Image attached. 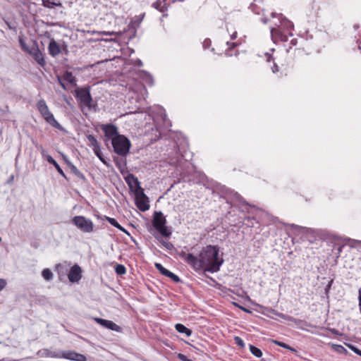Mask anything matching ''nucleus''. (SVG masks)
<instances>
[{"label": "nucleus", "mask_w": 361, "mask_h": 361, "mask_svg": "<svg viewBox=\"0 0 361 361\" xmlns=\"http://www.w3.org/2000/svg\"><path fill=\"white\" fill-rule=\"evenodd\" d=\"M178 255L184 260L192 269H194L195 256L192 253H186L182 250L178 252Z\"/></svg>", "instance_id": "f3484780"}, {"label": "nucleus", "mask_w": 361, "mask_h": 361, "mask_svg": "<svg viewBox=\"0 0 361 361\" xmlns=\"http://www.w3.org/2000/svg\"><path fill=\"white\" fill-rule=\"evenodd\" d=\"M176 330L180 334H185L187 336H190L192 334V330L187 328L182 324H176L175 325Z\"/></svg>", "instance_id": "393cba45"}, {"label": "nucleus", "mask_w": 361, "mask_h": 361, "mask_svg": "<svg viewBox=\"0 0 361 361\" xmlns=\"http://www.w3.org/2000/svg\"><path fill=\"white\" fill-rule=\"evenodd\" d=\"M6 286V281L4 279H0V291L3 290Z\"/></svg>", "instance_id": "4d7b16f0"}, {"label": "nucleus", "mask_w": 361, "mask_h": 361, "mask_svg": "<svg viewBox=\"0 0 361 361\" xmlns=\"http://www.w3.org/2000/svg\"><path fill=\"white\" fill-rule=\"evenodd\" d=\"M226 44L228 46L229 49L235 48L238 45V43H236V42H227Z\"/></svg>", "instance_id": "13d9d810"}, {"label": "nucleus", "mask_w": 361, "mask_h": 361, "mask_svg": "<svg viewBox=\"0 0 361 361\" xmlns=\"http://www.w3.org/2000/svg\"><path fill=\"white\" fill-rule=\"evenodd\" d=\"M97 33H98L100 35H105V36H111V35L120 36L121 35V32H106V31L97 32Z\"/></svg>", "instance_id": "37998d69"}, {"label": "nucleus", "mask_w": 361, "mask_h": 361, "mask_svg": "<svg viewBox=\"0 0 361 361\" xmlns=\"http://www.w3.org/2000/svg\"><path fill=\"white\" fill-rule=\"evenodd\" d=\"M345 344L348 348H350L355 353L361 356V350L358 349L355 345H354L351 343H345Z\"/></svg>", "instance_id": "79ce46f5"}, {"label": "nucleus", "mask_w": 361, "mask_h": 361, "mask_svg": "<svg viewBox=\"0 0 361 361\" xmlns=\"http://www.w3.org/2000/svg\"><path fill=\"white\" fill-rule=\"evenodd\" d=\"M233 304H234V305H235L236 307H239L240 309H241V310H243L244 312H249V311H248L246 308H245V307H243L240 306L239 305H238V304H237V303H235V302H234Z\"/></svg>", "instance_id": "680f3d73"}, {"label": "nucleus", "mask_w": 361, "mask_h": 361, "mask_svg": "<svg viewBox=\"0 0 361 361\" xmlns=\"http://www.w3.org/2000/svg\"><path fill=\"white\" fill-rule=\"evenodd\" d=\"M42 276L46 281H51L54 276L51 271L47 268L42 270Z\"/></svg>", "instance_id": "7c9ffc66"}, {"label": "nucleus", "mask_w": 361, "mask_h": 361, "mask_svg": "<svg viewBox=\"0 0 361 361\" xmlns=\"http://www.w3.org/2000/svg\"><path fill=\"white\" fill-rule=\"evenodd\" d=\"M357 44H358V48L360 50H361V35H360V39H357Z\"/></svg>", "instance_id": "338daca9"}, {"label": "nucleus", "mask_w": 361, "mask_h": 361, "mask_svg": "<svg viewBox=\"0 0 361 361\" xmlns=\"http://www.w3.org/2000/svg\"><path fill=\"white\" fill-rule=\"evenodd\" d=\"M271 68L274 73H276L279 71V67L275 62H273V66L271 67Z\"/></svg>", "instance_id": "6e6d98bb"}, {"label": "nucleus", "mask_w": 361, "mask_h": 361, "mask_svg": "<svg viewBox=\"0 0 361 361\" xmlns=\"http://www.w3.org/2000/svg\"><path fill=\"white\" fill-rule=\"evenodd\" d=\"M53 166H54V168L56 169V170L58 171V173L62 176L66 180L68 181V178H67L66 175L64 173L63 171L62 170V169L61 168V166H59V164L57 163V162H55L54 164H53Z\"/></svg>", "instance_id": "ea45409f"}, {"label": "nucleus", "mask_w": 361, "mask_h": 361, "mask_svg": "<svg viewBox=\"0 0 361 361\" xmlns=\"http://www.w3.org/2000/svg\"><path fill=\"white\" fill-rule=\"evenodd\" d=\"M28 54L32 56L33 59L39 66L43 68L45 66L46 61L44 59V54L40 51L37 41H33L32 46L30 47V51Z\"/></svg>", "instance_id": "1a4fd4ad"}, {"label": "nucleus", "mask_w": 361, "mask_h": 361, "mask_svg": "<svg viewBox=\"0 0 361 361\" xmlns=\"http://www.w3.org/2000/svg\"><path fill=\"white\" fill-rule=\"evenodd\" d=\"M280 21L281 24L286 27L288 30H290L293 28V24L292 22L284 18L282 14H280Z\"/></svg>", "instance_id": "c85d7f7f"}, {"label": "nucleus", "mask_w": 361, "mask_h": 361, "mask_svg": "<svg viewBox=\"0 0 361 361\" xmlns=\"http://www.w3.org/2000/svg\"><path fill=\"white\" fill-rule=\"evenodd\" d=\"M234 341H235V344H237L239 347L244 348L245 343L241 338H240L238 336H235L234 338Z\"/></svg>", "instance_id": "a18cd8bd"}, {"label": "nucleus", "mask_w": 361, "mask_h": 361, "mask_svg": "<svg viewBox=\"0 0 361 361\" xmlns=\"http://www.w3.org/2000/svg\"><path fill=\"white\" fill-rule=\"evenodd\" d=\"M331 333H333L334 334H336V335H340V333L339 331L336 329H332L330 330Z\"/></svg>", "instance_id": "e2e57ef3"}, {"label": "nucleus", "mask_w": 361, "mask_h": 361, "mask_svg": "<svg viewBox=\"0 0 361 361\" xmlns=\"http://www.w3.org/2000/svg\"><path fill=\"white\" fill-rule=\"evenodd\" d=\"M42 156L51 165L54 164L56 161L49 154H47L46 150L42 146L39 147Z\"/></svg>", "instance_id": "cd10ccee"}, {"label": "nucleus", "mask_w": 361, "mask_h": 361, "mask_svg": "<svg viewBox=\"0 0 361 361\" xmlns=\"http://www.w3.org/2000/svg\"><path fill=\"white\" fill-rule=\"evenodd\" d=\"M166 1V0H157L152 4V6L157 11L164 13L168 10V5Z\"/></svg>", "instance_id": "aec40b11"}, {"label": "nucleus", "mask_w": 361, "mask_h": 361, "mask_svg": "<svg viewBox=\"0 0 361 361\" xmlns=\"http://www.w3.org/2000/svg\"><path fill=\"white\" fill-rule=\"evenodd\" d=\"M218 245H209L202 247L198 255L195 256L194 269L195 271H204L214 273L219 271L223 259H219Z\"/></svg>", "instance_id": "f257e3e1"}, {"label": "nucleus", "mask_w": 361, "mask_h": 361, "mask_svg": "<svg viewBox=\"0 0 361 361\" xmlns=\"http://www.w3.org/2000/svg\"><path fill=\"white\" fill-rule=\"evenodd\" d=\"M232 200L235 203H240L242 205L245 207H251V205L245 200V199L238 192H235L233 195Z\"/></svg>", "instance_id": "a878e982"}, {"label": "nucleus", "mask_w": 361, "mask_h": 361, "mask_svg": "<svg viewBox=\"0 0 361 361\" xmlns=\"http://www.w3.org/2000/svg\"><path fill=\"white\" fill-rule=\"evenodd\" d=\"M155 268L164 276H166L169 274L170 271L163 267L160 263H155Z\"/></svg>", "instance_id": "c756f323"}, {"label": "nucleus", "mask_w": 361, "mask_h": 361, "mask_svg": "<svg viewBox=\"0 0 361 361\" xmlns=\"http://www.w3.org/2000/svg\"><path fill=\"white\" fill-rule=\"evenodd\" d=\"M333 348L336 352H338L341 354H347L348 353L347 350L341 345H334Z\"/></svg>", "instance_id": "58836bf2"}, {"label": "nucleus", "mask_w": 361, "mask_h": 361, "mask_svg": "<svg viewBox=\"0 0 361 361\" xmlns=\"http://www.w3.org/2000/svg\"><path fill=\"white\" fill-rule=\"evenodd\" d=\"M212 45V41L209 38H206L202 42V47L204 49L210 48Z\"/></svg>", "instance_id": "c03bdc74"}, {"label": "nucleus", "mask_w": 361, "mask_h": 361, "mask_svg": "<svg viewBox=\"0 0 361 361\" xmlns=\"http://www.w3.org/2000/svg\"><path fill=\"white\" fill-rule=\"evenodd\" d=\"M261 22L263 23L264 24H266L268 22V18H266V17H264V18H261L260 19Z\"/></svg>", "instance_id": "0e129e2a"}, {"label": "nucleus", "mask_w": 361, "mask_h": 361, "mask_svg": "<svg viewBox=\"0 0 361 361\" xmlns=\"http://www.w3.org/2000/svg\"><path fill=\"white\" fill-rule=\"evenodd\" d=\"M63 160L64 161V163L67 165L68 168H70L71 165H73V164L65 155H63Z\"/></svg>", "instance_id": "603ef678"}, {"label": "nucleus", "mask_w": 361, "mask_h": 361, "mask_svg": "<svg viewBox=\"0 0 361 361\" xmlns=\"http://www.w3.org/2000/svg\"><path fill=\"white\" fill-rule=\"evenodd\" d=\"M183 156L180 154L178 149H175V156L171 157L169 161L171 165H173L176 167L180 166L183 163Z\"/></svg>", "instance_id": "6ab92c4d"}, {"label": "nucleus", "mask_w": 361, "mask_h": 361, "mask_svg": "<svg viewBox=\"0 0 361 361\" xmlns=\"http://www.w3.org/2000/svg\"><path fill=\"white\" fill-rule=\"evenodd\" d=\"M63 160L64 161V163L67 165L68 168H70L71 165H73V164L65 155H63Z\"/></svg>", "instance_id": "864d4df0"}, {"label": "nucleus", "mask_w": 361, "mask_h": 361, "mask_svg": "<svg viewBox=\"0 0 361 361\" xmlns=\"http://www.w3.org/2000/svg\"><path fill=\"white\" fill-rule=\"evenodd\" d=\"M75 97L80 103L91 108L92 98L90 94V87H85L75 90Z\"/></svg>", "instance_id": "6e6552de"}, {"label": "nucleus", "mask_w": 361, "mask_h": 361, "mask_svg": "<svg viewBox=\"0 0 361 361\" xmlns=\"http://www.w3.org/2000/svg\"><path fill=\"white\" fill-rule=\"evenodd\" d=\"M93 319L102 327L110 329L112 331H115L116 332L121 331V327L115 324L114 322L111 320L104 319L99 317H94Z\"/></svg>", "instance_id": "9b49d317"}, {"label": "nucleus", "mask_w": 361, "mask_h": 361, "mask_svg": "<svg viewBox=\"0 0 361 361\" xmlns=\"http://www.w3.org/2000/svg\"><path fill=\"white\" fill-rule=\"evenodd\" d=\"M137 190V192L134 194L135 204L140 211L145 212L149 209V198L141 187H139Z\"/></svg>", "instance_id": "0eeeda50"}, {"label": "nucleus", "mask_w": 361, "mask_h": 361, "mask_svg": "<svg viewBox=\"0 0 361 361\" xmlns=\"http://www.w3.org/2000/svg\"><path fill=\"white\" fill-rule=\"evenodd\" d=\"M290 226L293 228L295 231L304 233L307 236V240L310 243H312L318 236V231H316L314 229L302 227L295 224H291Z\"/></svg>", "instance_id": "9d476101"}, {"label": "nucleus", "mask_w": 361, "mask_h": 361, "mask_svg": "<svg viewBox=\"0 0 361 361\" xmlns=\"http://www.w3.org/2000/svg\"><path fill=\"white\" fill-rule=\"evenodd\" d=\"M37 108L47 123L56 129L60 130H63L61 125L55 119L53 114L49 111L44 99H40L37 102Z\"/></svg>", "instance_id": "20e7f679"}, {"label": "nucleus", "mask_w": 361, "mask_h": 361, "mask_svg": "<svg viewBox=\"0 0 361 361\" xmlns=\"http://www.w3.org/2000/svg\"><path fill=\"white\" fill-rule=\"evenodd\" d=\"M106 219L111 226L116 227V228L125 233L128 235H130L128 231L126 229H125L121 225H120L115 219L111 217H106Z\"/></svg>", "instance_id": "b1692460"}, {"label": "nucleus", "mask_w": 361, "mask_h": 361, "mask_svg": "<svg viewBox=\"0 0 361 361\" xmlns=\"http://www.w3.org/2000/svg\"><path fill=\"white\" fill-rule=\"evenodd\" d=\"M269 311L270 312H271V313H274V314L279 316L280 317H281V318H283L284 319H286V320H288V321H290V322H295L296 321V319L295 318H293V317H292L290 316L283 314V313H276V312L274 310L271 309V308L269 309Z\"/></svg>", "instance_id": "473e14b6"}, {"label": "nucleus", "mask_w": 361, "mask_h": 361, "mask_svg": "<svg viewBox=\"0 0 361 361\" xmlns=\"http://www.w3.org/2000/svg\"><path fill=\"white\" fill-rule=\"evenodd\" d=\"M14 180V176L13 175H11L9 178L7 180V183L8 184H11L13 182Z\"/></svg>", "instance_id": "052dcab7"}, {"label": "nucleus", "mask_w": 361, "mask_h": 361, "mask_svg": "<svg viewBox=\"0 0 361 361\" xmlns=\"http://www.w3.org/2000/svg\"><path fill=\"white\" fill-rule=\"evenodd\" d=\"M177 357L181 361H193L192 360L189 359L183 353H178L177 355Z\"/></svg>", "instance_id": "de8ad7c7"}, {"label": "nucleus", "mask_w": 361, "mask_h": 361, "mask_svg": "<svg viewBox=\"0 0 361 361\" xmlns=\"http://www.w3.org/2000/svg\"><path fill=\"white\" fill-rule=\"evenodd\" d=\"M168 278L171 279L173 282L178 283H182V280L179 278L178 276L170 271L169 274L167 276Z\"/></svg>", "instance_id": "a19ab883"}, {"label": "nucleus", "mask_w": 361, "mask_h": 361, "mask_svg": "<svg viewBox=\"0 0 361 361\" xmlns=\"http://www.w3.org/2000/svg\"><path fill=\"white\" fill-rule=\"evenodd\" d=\"M271 39L274 43L287 42L288 37L285 34L281 28L272 27L271 29Z\"/></svg>", "instance_id": "ddd939ff"}, {"label": "nucleus", "mask_w": 361, "mask_h": 361, "mask_svg": "<svg viewBox=\"0 0 361 361\" xmlns=\"http://www.w3.org/2000/svg\"><path fill=\"white\" fill-rule=\"evenodd\" d=\"M250 350L253 355L258 358L262 356V350L253 345H250Z\"/></svg>", "instance_id": "2f4dec72"}, {"label": "nucleus", "mask_w": 361, "mask_h": 361, "mask_svg": "<svg viewBox=\"0 0 361 361\" xmlns=\"http://www.w3.org/2000/svg\"><path fill=\"white\" fill-rule=\"evenodd\" d=\"M125 180L128 184L130 190L134 194L137 192V190L138 188L141 187L140 182L138 178L132 173H129L126 177H125Z\"/></svg>", "instance_id": "2eb2a0df"}, {"label": "nucleus", "mask_w": 361, "mask_h": 361, "mask_svg": "<svg viewBox=\"0 0 361 361\" xmlns=\"http://www.w3.org/2000/svg\"><path fill=\"white\" fill-rule=\"evenodd\" d=\"M71 222L83 233H92L94 231L93 222L84 216H75L71 219Z\"/></svg>", "instance_id": "423d86ee"}, {"label": "nucleus", "mask_w": 361, "mask_h": 361, "mask_svg": "<svg viewBox=\"0 0 361 361\" xmlns=\"http://www.w3.org/2000/svg\"><path fill=\"white\" fill-rule=\"evenodd\" d=\"M101 128L104 132L105 137L108 140H112L116 136L120 135L118 133L117 127L114 124H103Z\"/></svg>", "instance_id": "4468645a"}, {"label": "nucleus", "mask_w": 361, "mask_h": 361, "mask_svg": "<svg viewBox=\"0 0 361 361\" xmlns=\"http://www.w3.org/2000/svg\"><path fill=\"white\" fill-rule=\"evenodd\" d=\"M249 8L255 13H259V7L255 4H251L249 6Z\"/></svg>", "instance_id": "49530a36"}, {"label": "nucleus", "mask_w": 361, "mask_h": 361, "mask_svg": "<svg viewBox=\"0 0 361 361\" xmlns=\"http://www.w3.org/2000/svg\"><path fill=\"white\" fill-rule=\"evenodd\" d=\"M111 144L114 152L122 157H126L129 153L131 147L130 140L123 135L114 137Z\"/></svg>", "instance_id": "39448f33"}, {"label": "nucleus", "mask_w": 361, "mask_h": 361, "mask_svg": "<svg viewBox=\"0 0 361 361\" xmlns=\"http://www.w3.org/2000/svg\"><path fill=\"white\" fill-rule=\"evenodd\" d=\"M69 169L71 172L73 173L82 183H86L87 181L85 176L74 164L71 165Z\"/></svg>", "instance_id": "412c9836"}, {"label": "nucleus", "mask_w": 361, "mask_h": 361, "mask_svg": "<svg viewBox=\"0 0 361 361\" xmlns=\"http://www.w3.org/2000/svg\"><path fill=\"white\" fill-rule=\"evenodd\" d=\"M94 153L95 155L104 163L106 164V161L103 158L102 153L101 151L100 146H95V148H93Z\"/></svg>", "instance_id": "c9c22d12"}, {"label": "nucleus", "mask_w": 361, "mask_h": 361, "mask_svg": "<svg viewBox=\"0 0 361 361\" xmlns=\"http://www.w3.org/2000/svg\"><path fill=\"white\" fill-rule=\"evenodd\" d=\"M114 161L121 173H123V170L126 168V159L116 157L114 159Z\"/></svg>", "instance_id": "bb28decb"}, {"label": "nucleus", "mask_w": 361, "mask_h": 361, "mask_svg": "<svg viewBox=\"0 0 361 361\" xmlns=\"http://www.w3.org/2000/svg\"><path fill=\"white\" fill-rule=\"evenodd\" d=\"M333 282H334V279H331V280L329 281L328 284L326 285V288H325V290H325V293H326V295H329V291H330V289H331V286H332Z\"/></svg>", "instance_id": "8fccbe9b"}, {"label": "nucleus", "mask_w": 361, "mask_h": 361, "mask_svg": "<svg viewBox=\"0 0 361 361\" xmlns=\"http://www.w3.org/2000/svg\"><path fill=\"white\" fill-rule=\"evenodd\" d=\"M149 232L154 235V237L168 250H171L175 249L173 245L168 241L165 240L162 238L163 236H160L159 235H156L155 233H152V229L150 228Z\"/></svg>", "instance_id": "a211bd4d"}, {"label": "nucleus", "mask_w": 361, "mask_h": 361, "mask_svg": "<svg viewBox=\"0 0 361 361\" xmlns=\"http://www.w3.org/2000/svg\"><path fill=\"white\" fill-rule=\"evenodd\" d=\"M18 42H19V44H20V48L21 49L24 51V52H26V53H29L30 51V47H29L25 39L23 38V37H19L18 38Z\"/></svg>", "instance_id": "72a5a7b5"}, {"label": "nucleus", "mask_w": 361, "mask_h": 361, "mask_svg": "<svg viewBox=\"0 0 361 361\" xmlns=\"http://www.w3.org/2000/svg\"><path fill=\"white\" fill-rule=\"evenodd\" d=\"M68 278L71 283H78L82 278V269L78 265H73L68 274Z\"/></svg>", "instance_id": "f8f14e48"}, {"label": "nucleus", "mask_w": 361, "mask_h": 361, "mask_svg": "<svg viewBox=\"0 0 361 361\" xmlns=\"http://www.w3.org/2000/svg\"><path fill=\"white\" fill-rule=\"evenodd\" d=\"M245 219L247 221H251L252 220H255V219L254 217H250V216H247V217H245Z\"/></svg>", "instance_id": "774afa93"}, {"label": "nucleus", "mask_w": 361, "mask_h": 361, "mask_svg": "<svg viewBox=\"0 0 361 361\" xmlns=\"http://www.w3.org/2000/svg\"><path fill=\"white\" fill-rule=\"evenodd\" d=\"M273 342L278 346H280V347H282L285 349H288L292 352H296V350L292 348L291 346H290L289 345L282 342V341H273Z\"/></svg>", "instance_id": "e433bc0d"}, {"label": "nucleus", "mask_w": 361, "mask_h": 361, "mask_svg": "<svg viewBox=\"0 0 361 361\" xmlns=\"http://www.w3.org/2000/svg\"><path fill=\"white\" fill-rule=\"evenodd\" d=\"M42 356L52 358H64L73 361H87L86 357L73 350H51L47 348L42 350Z\"/></svg>", "instance_id": "f03ea898"}, {"label": "nucleus", "mask_w": 361, "mask_h": 361, "mask_svg": "<svg viewBox=\"0 0 361 361\" xmlns=\"http://www.w3.org/2000/svg\"><path fill=\"white\" fill-rule=\"evenodd\" d=\"M237 37V32H234L231 35V39L232 40L236 39Z\"/></svg>", "instance_id": "69168bd1"}, {"label": "nucleus", "mask_w": 361, "mask_h": 361, "mask_svg": "<svg viewBox=\"0 0 361 361\" xmlns=\"http://www.w3.org/2000/svg\"><path fill=\"white\" fill-rule=\"evenodd\" d=\"M48 52L52 57H56L61 53V45L57 43L54 39L49 41L48 45Z\"/></svg>", "instance_id": "dca6fc26"}, {"label": "nucleus", "mask_w": 361, "mask_h": 361, "mask_svg": "<svg viewBox=\"0 0 361 361\" xmlns=\"http://www.w3.org/2000/svg\"><path fill=\"white\" fill-rule=\"evenodd\" d=\"M152 226L165 238H170L172 234L171 228L166 226V219L161 212L155 211L153 214Z\"/></svg>", "instance_id": "7ed1b4c3"}, {"label": "nucleus", "mask_w": 361, "mask_h": 361, "mask_svg": "<svg viewBox=\"0 0 361 361\" xmlns=\"http://www.w3.org/2000/svg\"><path fill=\"white\" fill-rule=\"evenodd\" d=\"M57 80L59 83V85L61 86V87L64 90H67V87H66V85H65V83L63 82V78L61 77V76H57Z\"/></svg>", "instance_id": "3c124183"}, {"label": "nucleus", "mask_w": 361, "mask_h": 361, "mask_svg": "<svg viewBox=\"0 0 361 361\" xmlns=\"http://www.w3.org/2000/svg\"><path fill=\"white\" fill-rule=\"evenodd\" d=\"M266 55L267 56V62H271V61L274 62V57L271 54L267 53Z\"/></svg>", "instance_id": "bf43d9fd"}, {"label": "nucleus", "mask_w": 361, "mask_h": 361, "mask_svg": "<svg viewBox=\"0 0 361 361\" xmlns=\"http://www.w3.org/2000/svg\"><path fill=\"white\" fill-rule=\"evenodd\" d=\"M63 80L69 82L71 85L73 86L77 85V80L75 76L73 75L71 72L66 71L62 76Z\"/></svg>", "instance_id": "5701e85b"}, {"label": "nucleus", "mask_w": 361, "mask_h": 361, "mask_svg": "<svg viewBox=\"0 0 361 361\" xmlns=\"http://www.w3.org/2000/svg\"><path fill=\"white\" fill-rule=\"evenodd\" d=\"M115 272L118 274V275H123L126 274V269L124 265L123 264H117L115 267Z\"/></svg>", "instance_id": "f704fd0d"}, {"label": "nucleus", "mask_w": 361, "mask_h": 361, "mask_svg": "<svg viewBox=\"0 0 361 361\" xmlns=\"http://www.w3.org/2000/svg\"><path fill=\"white\" fill-rule=\"evenodd\" d=\"M42 5L48 8L54 7H62V3L59 0H42Z\"/></svg>", "instance_id": "4be33fe9"}, {"label": "nucleus", "mask_w": 361, "mask_h": 361, "mask_svg": "<svg viewBox=\"0 0 361 361\" xmlns=\"http://www.w3.org/2000/svg\"><path fill=\"white\" fill-rule=\"evenodd\" d=\"M145 74L146 75V79H145L146 82H147L148 84L152 85L153 84L152 77L150 75L147 74L146 73H145Z\"/></svg>", "instance_id": "5fc2aeb1"}, {"label": "nucleus", "mask_w": 361, "mask_h": 361, "mask_svg": "<svg viewBox=\"0 0 361 361\" xmlns=\"http://www.w3.org/2000/svg\"><path fill=\"white\" fill-rule=\"evenodd\" d=\"M87 138L90 142V145L93 147L95 148V146H100L97 140L96 137L92 135H87Z\"/></svg>", "instance_id": "4c0bfd02"}, {"label": "nucleus", "mask_w": 361, "mask_h": 361, "mask_svg": "<svg viewBox=\"0 0 361 361\" xmlns=\"http://www.w3.org/2000/svg\"><path fill=\"white\" fill-rule=\"evenodd\" d=\"M61 53H63L66 55L68 54V45L64 42H63L62 44L61 45Z\"/></svg>", "instance_id": "09e8293b"}]
</instances>
